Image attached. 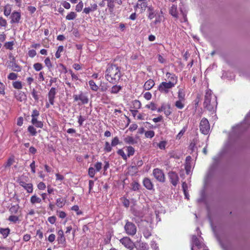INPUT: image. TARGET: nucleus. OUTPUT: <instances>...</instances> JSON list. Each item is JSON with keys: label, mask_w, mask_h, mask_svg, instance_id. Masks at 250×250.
I'll return each instance as SVG.
<instances>
[{"label": "nucleus", "mask_w": 250, "mask_h": 250, "mask_svg": "<svg viewBox=\"0 0 250 250\" xmlns=\"http://www.w3.org/2000/svg\"><path fill=\"white\" fill-rule=\"evenodd\" d=\"M192 240L194 246L196 247L198 250H209L208 247L204 243L201 242L196 236H193ZM191 250H193V248H191Z\"/></svg>", "instance_id": "nucleus-15"}, {"label": "nucleus", "mask_w": 250, "mask_h": 250, "mask_svg": "<svg viewBox=\"0 0 250 250\" xmlns=\"http://www.w3.org/2000/svg\"><path fill=\"white\" fill-rule=\"evenodd\" d=\"M73 97L74 102L80 101L78 103L79 105L87 104L89 102L88 97L82 91H81L79 94H74Z\"/></svg>", "instance_id": "nucleus-8"}, {"label": "nucleus", "mask_w": 250, "mask_h": 250, "mask_svg": "<svg viewBox=\"0 0 250 250\" xmlns=\"http://www.w3.org/2000/svg\"><path fill=\"white\" fill-rule=\"evenodd\" d=\"M175 86L173 85L171 83H168L164 81L161 83L158 86V90L162 93L167 94L170 89H172Z\"/></svg>", "instance_id": "nucleus-7"}, {"label": "nucleus", "mask_w": 250, "mask_h": 250, "mask_svg": "<svg viewBox=\"0 0 250 250\" xmlns=\"http://www.w3.org/2000/svg\"><path fill=\"white\" fill-rule=\"evenodd\" d=\"M105 1H107V6L110 13L113 12L116 4L121 5L123 3L122 0H102V1L99 3V5L103 6L104 5V3Z\"/></svg>", "instance_id": "nucleus-6"}, {"label": "nucleus", "mask_w": 250, "mask_h": 250, "mask_svg": "<svg viewBox=\"0 0 250 250\" xmlns=\"http://www.w3.org/2000/svg\"><path fill=\"white\" fill-rule=\"evenodd\" d=\"M167 175L170 183L175 187L179 182L178 174L175 171H170L168 173Z\"/></svg>", "instance_id": "nucleus-12"}, {"label": "nucleus", "mask_w": 250, "mask_h": 250, "mask_svg": "<svg viewBox=\"0 0 250 250\" xmlns=\"http://www.w3.org/2000/svg\"><path fill=\"white\" fill-rule=\"evenodd\" d=\"M125 232L129 235L134 236L137 231V228L135 225L128 221H127L125 226Z\"/></svg>", "instance_id": "nucleus-10"}, {"label": "nucleus", "mask_w": 250, "mask_h": 250, "mask_svg": "<svg viewBox=\"0 0 250 250\" xmlns=\"http://www.w3.org/2000/svg\"><path fill=\"white\" fill-rule=\"evenodd\" d=\"M57 214L58 215L59 217L61 219H63L66 217V213L63 211L61 210H57Z\"/></svg>", "instance_id": "nucleus-59"}, {"label": "nucleus", "mask_w": 250, "mask_h": 250, "mask_svg": "<svg viewBox=\"0 0 250 250\" xmlns=\"http://www.w3.org/2000/svg\"><path fill=\"white\" fill-rule=\"evenodd\" d=\"M122 89V86L120 85H114L110 90V93L113 94L118 93Z\"/></svg>", "instance_id": "nucleus-27"}, {"label": "nucleus", "mask_w": 250, "mask_h": 250, "mask_svg": "<svg viewBox=\"0 0 250 250\" xmlns=\"http://www.w3.org/2000/svg\"><path fill=\"white\" fill-rule=\"evenodd\" d=\"M18 77V75L16 73H10L8 77H7V78L9 80H15L17 79Z\"/></svg>", "instance_id": "nucleus-63"}, {"label": "nucleus", "mask_w": 250, "mask_h": 250, "mask_svg": "<svg viewBox=\"0 0 250 250\" xmlns=\"http://www.w3.org/2000/svg\"><path fill=\"white\" fill-rule=\"evenodd\" d=\"M119 144H120L119 138L117 137H115L111 141V146H115Z\"/></svg>", "instance_id": "nucleus-64"}, {"label": "nucleus", "mask_w": 250, "mask_h": 250, "mask_svg": "<svg viewBox=\"0 0 250 250\" xmlns=\"http://www.w3.org/2000/svg\"><path fill=\"white\" fill-rule=\"evenodd\" d=\"M131 188L134 191H136L139 189L140 185L138 182L134 181L131 183Z\"/></svg>", "instance_id": "nucleus-50"}, {"label": "nucleus", "mask_w": 250, "mask_h": 250, "mask_svg": "<svg viewBox=\"0 0 250 250\" xmlns=\"http://www.w3.org/2000/svg\"><path fill=\"white\" fill-rule=\"evenodd\" d=\"M154 135L155 132L153 130L146 131L145 133V137L147 138H152L154 136Z\"/></svg>", "instance_id": "nucleus-51"}, {"label": "nucleus", "mask_w": 250, "mask_h": 250, "mask_svg": "<svg viewBox=\"0 0 250 250\" xmlns=\"http://www.w3.org/2000/svg\"><path fill=\"white\" fill-rule=\"evenodd\" d=\"M44 62L48 69H50V68H52V64L49 58L47 57L45 58L44 61Z\"/></svg>", "instance_id": "nucleus-53"}, {"label": "nucleus", "mask_w": 250, "mask_h": 250, "mask_svg": "<svg viewBox=\"0 0 250 250\" xmlns=\"http://www.w3.org/2000/svg\"><path fill=\"white\" fill-rule=\"evenodd\" d=\"M13 86L17 89H21L22 88L21 82L20 81H15L13 82Z\"/></svg>", "instance_id": "nucleus-49"}, {"label": "nucleus", "mask_w": 250, "mask_h": 250, "mask_svg": "<svg viewBox=\"0 0 250 250\" xmlns=\"http://www.w3.org/2000/svg\"><path fill=\"white\" fill-rule=\"evenodd\" d=\"M98 8V5L96 3L91 5V7H85L83 9V12L86 14H88L91 11H95Z\"/></svg>", "instance_id": "nucleus-26"}, {"label": "nucleus", "mask_w": 250, "mask_h": 250, "mask_svg": "<svg viewBox=\"0 0 250 250\" xmlns=\"http://www.w3.org/2000/svg\"><path fill=\"white\" fill-rule=\"evenodd\" d=\"M124 141L125 143L128 144H134L135 143L134 139L131 136H127L124 139Z\"/></svg>", "instance_id": "nucleus-45"}, {"label": "nucleus", "mask_w": 250, "mask_h": 250, "mask_svg": "<svg viewBox=\"0 0 250 250\" xmlns=\"http://www.w3.org/2000/svg\"><path fill=\"white\" fill-rule=\"evenodd\" d=\"M63 46L60 45L58 47V49L55 53V57L57 59H59L61 56V53L63 51Z\"/></svg>", "instance_id": "nucleus-43"}, {"label": "nucleus", "mask_w": 250, "mask_h": 250, "mask_svg": "<svg viewBox=\"0 0 250 250\" xmlns=\"http://www.w3.org/2000/svg\"><path fill=\"white\" fill-rule=\"evenodd\" d=\"M166 82L171 83L175 86L178 82V77L174 73L167 72L166 73Z\"/></svg>", "instance_id": "nucleus-14"}, {"label": "nucleus", "mask_w": 250, "mask_h": 250, "mask_svg": "<svg viewBox=\"0 0 250 250\" xmlns=\"http://www.w3.org/2000/svg\"><path fill=\"white\" fill-rule=\"evenodd\" d=\"M30 201L32 205H33L36 204H40L42 201V199L35 194L31 197Z\"/></svg>", "instance_id": "nucleus-25"}, {"label": "nucleus", "mask_w": 250, "mask_h": 250, "mask_svg": "<svg viewBox=\"0 0 250 250\" xmlns=\"http://www.w3.org/2000/svg\"><path fill=\"white\" fill-rule=\"evenodd\" d=\"M138 250H148V246L146 243H141L139 244Z\"/></svg>", "instance_id": "nucleus-57"}, {"label": "nucleus", "mask_w": 250, "mask_h": 250, "mask_svg": "<svg viewBox=\"0 0 250 250\" xmlns=\"http://www.w3.org/2000/svg\"><path fill=\"white\" fill-rule=\"evenodd\" d=\"M212 197V195L210 196ZM208 216L212 230L217 240H219L218 201L217 197L214 200L210 197L207 206Z\"/></svg>", "instance_id": "nucleus-1"}, {"label": "nucleus", "mask_w": 250, "mask_h": 250, "mask_svg": "<svg viewBox=\"0 0 250 250\" xmlns=\"http://www.w3.org/2000/svg\"><path fill=\"white\" fill-rule=\"evenodd\" d=\"M143 186L148 190L154 189V185L151 180L147 177L145 178L143 180Z\"/></svg>", "instance_id": "nucleus-20"}, {"label": "nucleus", "mask_w": 250, "mask_h": 250, "mask_svg": "<svg viewBox=\"0 0 250 250\" xmlns=\"http://www.w3.org/2000/svg\"><path fill=\"white\" fill-rule=\"evenodd\" d=\"M68 72L70 73V74L71 75L72 81H77V80H79L78 76L76 74H75L72 70H71V69L69 70Z\"/></svg>", "instance_id": "nucleus-62"}, {"label": "nucleus", "mask_w": 250, "mask_h": 250, "mask_svg": "<svg viewBox=\"0 0 250 250\" xmlns=\"http://www.w3.org/2000/svg\"><path fill=\"white\" fill-rule=\"evenodd\" d=\"M169 13L175 18H178L177 5H172L169 10Z\"/></svg>", "instance_id": "nucleus-29"}, {"label": "nucleus", "mask_w": 250, "mask_h": 250, "mask_svg": "<svg viewBox=\"0 0 250 250\" xmlns=\"http://www.w3.org/2000/svg\"><path fill=\"white\" fill-rule=\"evenodd\" d=\"M219 169V158L215 157L213 158L212 163L210 165L208 171V176H211L217 173Z\"/></svg>", "instance_id": "nucleus-9"}, {"label": "nucleus", "mask_w": 250, "mask_h": 250, "mask_svg": "<svg viewBox=\"0 0 250 250\" xmlns=\"http://www.w3.org/2000/svg\"><path fill=\"white\" fill-rule=\"evenodd\" d=\"M14 45V41L7 42L4 43V46L6 49H9L10 50H12L13 49V46Z\"/></svg>", "instance_id": "nucleus-42"}, {"label": "nucleus", "mask_w": 250, "mask_h": 250, "mask_svg": "<svg viewBox=\"0 0 250 250\" xmlns=\"http://www.w3.org/2000/svg\"><path fill=\"white\" fill-rule=\"evenodd\" d=\"M146 107L148 109H151L152 111H154L157 109L156 105L154 103H150L148 104H146Z\"/></svg>", "instance_id": "nucleus-60"}, {"label": "nucleus", "mask_w": 250, "mask_h": 250, "mask_svg": "<svg viewBox=\"0 0 250 250\" xmlns=\"http://www.w3.org/2000/svg\"><path fill=\"white\" fill-rule=\"evenodd\" d=\"M161 106L163 109V112H164V114L167 117L170 115L171 112L170 110V106L169 104H163Z\"/></svg>", "instance_id": "nucleus-24"}, {"label": "nucleus", "mask_w": 250, "mask_h": 250, "mask_svg": "<svg viewBox=\"0 0 250 250\" xmlns=\"http://www.w3.org/2000/svg\"><path fill=\"white\" fill-rule=\"evenodd\" d=\"M10 229L9 228H0V233L3 236V238H6L10 234Z\"/></svg>", "instance_id": "nucleus-32"}, {"label": "nucleus", "mask_w": 250, "mask_h": 250, "mask_svg": "<svg viewBox=\"0 0 250 250\" xmlns=\"http://www.w3.org/2000/svg\"><path fill=\"white\" fill-rule=\"evenodd\" d=\"M20 209V206L18 204L12 206L9 209V211L11 215L18 214Z\"/></svg>", "instance_id": "nucleus-28"}, {"label": "nucleus", "mask_w": 250, "mask_h": 250, "mask_svg": "<svg viewBox=\"0 0 250 250\" xmlns=\"http://www.w3.org/2000/svg\"><path fill=\"white\" fill-rule=\"evenodd\" d=\"M15 97H16L17 100L20 102H22V101H24V100H25V99H26L25 94H24V92H21V91L20 92L19 94L17 95H16Z\"/></svg>", "instance_id": "nucleus-39"}, {"label": "nucleus", "mask_w": 250, "mask_h": 250, "mask_svg": "<svg viewBox=\"0 0 250 250\" xmlns=\"http://www.w3.org/2000/svg\"><path fill=\"white\" fill-rule=\"evenodd\" d=\"M83 7V3L81 0L76 5L75 10L78 12H80L82 10Z\"/></svg>", "instance_id": "nucleus-52"}, {"label": "nucleus", "mask_w": 250, "mask_h": 250, "mask_svg": "<svg viewBox=\"0 0 250 250\" xmlns=\"http://www.w3.org/2000/svg\"><path fill=\"white\" fill-rule=\"evenodd\" d=\"M33 68L37 71H40L43 68L42 63L40 62H36L33 64Z\"/></svg>", "instance_id": "nucleus-48"}, {"label": "nucleus", "mask_w": 250, "mask_h": 250, "mask_svg": "<svg viewBox=\"0 0 250 250\" xmlns=\"http://www.w3.org/2000/svg\"><path fill=\"white\" fill-rule=\"evenodd\" d=\"M89 85L90 86V89L94 91H97L99 87L96 84V83L94 82L93 80H90L88 82Z\"/></svg>", "instance_id": "nucleus-37"}, {"label": "nucleus", "mask_w": 250, "mask_h": 250, "mask_svg": "<svg viewBox=\"0 0 250 250\" xmlns=\"http://www.w3.org/2000/svg\"><path fill=\"white\" fill-rule=\"evenodd\" d=\"M40 115V112L36 109L33 110L31 114V123L36 127L42 128L43 126V123L42 121H38V118Z\"/></svg>", "instance_id": "nucleus-5"}, {"label": "nucleus", "mask_w": 250, "mask_h": 250, "mask_svg": "<svg viewBox=\"0 0 250 250\" xmlns=\"http://www.w3.org/2000/svg\"><path fill=\"white\" fill-rule=\"evenodd\" d=\"M148 7L146 0H138L135 8H139L140 13H143Z\"/></svg>", "instance_id": "nucleus-19"}, {"label": "nucleus", "mask_w": 250, "mask_h": 250, "mask_svg": "<svg viewBox=\"0 0 250 250\" xmlns=\"http://www.w3.org/2000/svg\"><path fill=\"white\" fill-rule=\"evenodd\" d=\"M8 220L9 221H10V222L16 223L17 222L19 221L20 220L19 216H18L17 215H11L10 216H9V217L8 218Z\"/></svg>", "instance_id": "nucleus-40"}, {"label": "nucleus", "mask_w": 250, "mask_h": 250, "mask_svg": "<svg viewBox=\"0 0 250 250\" xmlns=\"http://www.w3.org/2000/svg\"><path fill=\"white\" fill-rule=\"evenodd\" d=\"M122 77L121 67L114 63L107 65L105 72V79L107 81L116 84L120 81Z\"/></svg>", "instance_id": "nucleus-2"}, {"label": "nucleus", "mask_w": 250, "mask_h": 250, "mask_svg": "<svg viewBox=\"0 0 250 250\" xmlns=\"http://www.w3.org/2000/svg\"><path fill=\"white\" fill-rule=\"evenodd\" d=\"M23 188L26 190L27 193H31L33 191V185L32 183H27Z\"/></svg>", "instance_id": "nucleus-38"}, {"label": "nucleus", "mask_w": 250, "mask_h": 250, "mask_svg": "<svg viewBox=\"0 0 250 250\" xmlns=\"http://www.w3.org/2000/svg\"><path fill=\"white\" fill-rule=\"evenodd\" d=\"M57 241L59 244H62L63 247H66V239L64 235L63 231L60 229L58 231Z\"/></svg>", "instance_id": "nucleus-18"}, {"label": "nucleus", "mask_w": 250, "mask_h": 250, "mask_svg": "<svg viewBox=\"0 0 250 250\" xmlns=\"http://www.w3.org/2000/svg\"><path fill=\"white\" fill-rule=\"evenodd\" d=\"M112 146L109 142H106L104 145V150L106 152H109L112 150Z\"/></svg>", "instance_id": "nucleus-54"}, {"label": "nucleus", "mask_w": 250, "mask_h": 250, "mask_svg": "<svg viewBox=\"0 0 250 250\" xmlns=\"http://www.w3.org/2000/svg\"><path fill=\"white\" fill-rule=\"evenodd\" d=\"M152 174L159 182L164 183L165 182V175L162 170L158 168H154L153 170Z\"/></svg>", "instance_id": "nucleus-11"}, {"label": "nucleus", "mask_w": 250, "mask_h": 250, "mask_svg": "<svg viewBox=\"0 0 250 250\" xmlns=\"http://www.w3.org/2000/svg\"><path fill=\"white\" fill-rule=\"evenodd\" d=\"M15 162V157L14 156H10L7 161L3 164V167L6 169L10 167Z\"/></svg>", "instance_id": "nucleus-23"}, {"label": "nucleus", "mask_w": 250, "mask_h": 250, "mask_svg": "<svg viewBox=\"0 0 250 250\" xmlns=\"http://www.w3.org/2000/svg\"><path fill=\"white\" fill-rule=\"evenodd\" d=\"M117 154L121 156L124 160H126L127 158V156L125 153L124 150L122 149H120L117 151Z\"/></svg>", "instance_id": "nucleus-58"}, {"label": "nucleus", "mask_w": 250, "mask_h": 250, "mask_svg": "<svg viewBox=\"0 0 250 250\" xmlns=\"http://www.w3.org/2000/svg\"><path fill=\"white\" fill-rule=\"evenodd\" d=\"M167 142L165 141H161L158 145V146L160 149L164 150L166 148Z\"/></svg>", "instance_id": "nucleus-61"}, {"label": "nucleus", "mask_w": 250, "mask_h": 250, "mask_svg": "<svg viewBox=\"0 0 250 250\" xmlns=\"http://www.w3.org/2000/svg\"><path fill=\"white\" fill-rule=\"evenodd\" d=\"M65 198H57L56 201V205L59 208H62L65 204Z\"/></svg>", "instance_id": "nucleus-30"}, {"label": "nucleus", "mask_w": 250, "mask_h": 250, "mask_svg": "<svg viewBox=\"0 0 250 250\" xmlns=\"http://www.w3.org/2000/svg\"><path fill=\"white\" fill-rule=\"evenodd\" d=\"M186 94L183 89L180 88L178 91V100L186 101L185 98Z\"/></svg>", "instance_id": "nucleus-34"}, {"label": "nucleus", "mask_w": 250, "mask_h": 250, "mask_svg": "<svg viewBox=\"0 0 250 250\" xmlns=\"http://www.w3.org/2000/svg\"><path fill=\"white\" fill-rule=\"evenodd\" d=\"M147 11L148 12V18L150 20L153 19L156 16L153 7L152 6H148Z\"/></svg>", "instance_id": "nucleus-31"}, {"label": "nucleus", "mask_w": 250, "mask_h": 250, "mask_svg": "<svg viewBox=\"0 0 250 250\" xmlns=\"http://www.w3.org/2000/svg\"><path fill=\"white\" fill-rule=\"evenodd\" d=\"M10 23H18L20 22L21 20V14L20 12L14 11L11 15Z\"/></svg>", "instance_id": "nucleus-17"}, {"label": "nucleus", "mask_w": 250, "mask_h": 250, "mask_svg": "<svg viewBox=\"0 0 250 250\" xmlns=\"http://www.w3.org/2000/svg\"><path fill=\"white\" fill-rule=\"evenodd\" d=\"M27 130L32 136H35L37 134L36 129L33 125H29L28 127Z\"/></svg>", "instance_id": "nucleus-47"}, {"label": "nucleus", "mask_w": 250, "mask_h": 250, "mask_svg": "<svg viewBox=\"0 0 250 250\" xmlns=\"http://www.w3.org/2000/svg\"><path fill=\"white\" fill-rule=\"evenodd\" d=\"M96 170L92 167H90L89 168H88V175L91 177V178H93L95 175V173H96Z\"/></svg>", "instance_id": "nucleus-56"}, {"label": "nucleus", "mask_w": 250, "mask_h": 250, "mask_svg": "<svg viewBox=\"0 0 250 250\" xmlns=\"http://www.w3.org/2000/svg\"><path fill=\"white\" fill-rule=\"evenodd\" d=\"M155 85V82L152 79H149L146 81L144 85V88L146 90H150Z\"/></svg>", "instance_id": "nucleus-22"}, {"label": "nucleus", "mask_w": 250, "mask_h": 250, "mask_svg": "<svg viewBox=\"0 0 250 250\" xmlns=\"http://www.w3.org/2000/svg\"><path fill=\"white\" fill-rule=\"evenodd\" d=\"M132 108H134L135 110H138L141 107L142 104L141 103L139 100H134L133 101H132Z\"/></svg>", "instance_id": "nucleus-36"}, {"label": "nucleus", "mask_w": 250, "mask_h": 250, "mask_svg": "<svg viewBox=\"0 0 250 250\" xmlns=\"http://www.w3.org/2000/svg\"><path fill=\"white\" fill-rule=\"evenodd\" d=\"M199 129L201 133L204 135H208L210 130V126L209 122L206 118H203L199 124Z\"/></svg>", "instance_id": "nucleus-4"}, {"label": "nucleus", "mask_w": 250, "mask_h": 250, "mask_svg": "<svg viewBox=\"0 0 250 250\" xmlns=\"http://www.w3.org/2000/svg\"><path fill=\"white\" fill-rule=\"evenodd\" d=\"M191 157L190 156H188L186 157V163L185 164V168L186 172L187 174H189L191 169Z\"/></svg>", "instance_id": "nucleus-21"}, {"label": "nucleus", "mask_w": 250, "mask_h": 250, "mask_svg": "<svg viewBox=\"0 0 250 250\" xmlns=\"http://www.w3.org/2000/svg\"><path fill=\"white\" fill-rule=\"evenodd\" d=\"M203 105L204 107L209 112L210 115L216 112L217 106V98L212 95L210 90L206 91Z\"/></svg>", "instance_id": "nucleus-3"}, {"label": "nucleus", "mask_w": 250, "mask_h": 250, "mask_svg": "<svg viewBox=\"0 0 250 250\" xmlns=\"http://www.w3.org/2000/svg\"><path fill=\"white\" fill-rule=\"evenodd\" d=\"M11 10H12V8H11V5L8 4H6L4 7V11H3L4 15L6 17L9 16L10 15Z\"/></svg>", "instance_id": "nucleus-35"}, {"label": "nucleus", "mask_w": 250, "mask_h": 250, "mask_svg": "<svg viewBox=\"0 0 250 250\" xmlns=\"http://www.w3.org/2000/svg\"><path fill=\"white\" fill-rule=\"evenodd\" d=\"M77 17V14L74 12H70L66 16V19L67 20H73Z\"/></svg>", "instance_id": "nucleus-46"}, {"label": "nucleus", "mask_w": 250, "mask_h": 250, "mask_svg": "<svg viewBox=\"0 0 250 250\" xmlns=\"http://www.w3.org/2000/svg\"><path fill=\"white\" fill-rule=\"evenodd\" d=\"M126 150L127 152V157H129L131 156L134 155L135 152L134 148L131 146H128L126 147Z\"/></svg>", "instance_id": "nucleus-44"}, {"label": "nucleus", "mask_w": 250, "mask_h": 250, "mask_svg": "<svg viewBox=\"0 0 250 250\" xmlns=\"http://www.w3.org/2000/svg\"><path fill=\"white\" fill-rule=\"evenodd\" d=\"M31 94L35 101L38 102L39 101V97L38 94V92L34 88L33 89Z\"/></svg>", "instance_id": "nucleus-55"}, {"label": "nucleus", "mask_w": 250, "mask_h": 250, "mask_svg": "<svg viewBox=\"0 0 250 250\" xmlns=\"http://www.w3.org/2000/svg\"><path fill=\"white\" fill-rule=\"evenodd\" d=\"M57 94V89L55 87H52L49 90L47 94L48 101L51 105H53L55 103V99Z\"/></svg>", "instance_id": "nucleus-16"}, {"label": "nucleus", "mask_w": 250, "mask_h": 250, "mask_svg": "<svg viewBox=\"0 0 250 250\" xmlns=\"http://www.w3.org/2000/svg\"><path fill=\"white\" fill-rule=\"evenodd\" d=\"M120 243L122 244L126 248L129 250H132L135 246L134 243L128 237H124L120 240Z\"/></svg>", "instance_id": "nucleus-13"}, {"label": "nucleus", "mask_w": 250, "mask_h": 250, "mask_svg": "<svg viewBox=\"0 0 250 250\" xmlns=\"http://www.w3.org/2000/svg\"><path fill=\"white\" fill-rule=\"evenodd\" d=\"M138 171V167L136 166H131L128 168V173L132 175L136 174Z\"/></svg>", "instance_id": "nucleus-41"}, {"label": "nucleus", "mask_w": 250, "mask_h": 250, "mask_svg": "<svg viewBox=\"0 0 250 250\" xmlns=\"http://www.w3.org/2000/svg\"><path fill=\"white\" fill-rule=\"evenodd\" d=\"M185 101L178 100L175 103V106L179 109H182L185 107Z\"/></svg>", "instance_id": "nucleus-33"}]
</instances>
